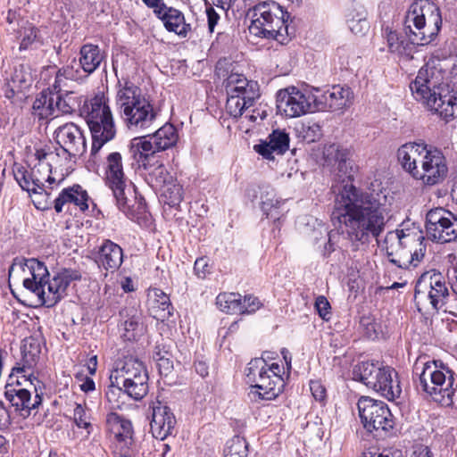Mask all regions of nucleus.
Here are the masks:
<instances>
[{"instance_id":"nucleus-42","label":"nucleus","mask_w":457,"mask_h":457,"mask_svg":"<svg viewBox=\"0 0 457 457\" xmlns=\"http://www.w3.org/2000/svg\"><path fill=\"white\" fill-rule=\"evenodd\" d=\"M123 312L124 311L120 314L123 315ZM125 312L129 318L123 322L122 337L127 341L137 340L145 331L140 315H137L135 310H125Z\"/></svg>"},{"instance_id":"nucleus-8","label":"nucleus","mask_w":457,"mask_h":457,"mask_svg":"<svg viewBox=\"0 0 457 457\" xmlns=\"http://www.w3.org/2000/svg\"><path fill=\"white\" fill-rule=\"evenodd\" d=\"M41 382L33 376L32 368L18 364L12 369L4 397L22 418L30 415L42 403Z\"/></svg>"},{"instance_id":"nucleus-4","label":"nucleus","mask_w":457,"mask_h":457,"mask_svg":"<svg viewBox=\"0 0 457 457\" xmlns=\"http://www.w3.org/2000/svg\"><path fill=\"white\" fill-rule=\"evenodd\" d=\"M444 72L434 62L426 63L410 88L414 98L445 122L457 117V95L444 83Z\"/></svg>"},{"instance_id":"nucleus-19","label":"nucleus","mask_w":457,"mask_h":457,"mask_svg":"<svg viewBox=\"0 0 457 457\" xmlns=\"http://www.w3.org/2000/svg\"><path fill=\"white\" fill-rule=\"evenodd\" d=\"M42 76L49 77L48 86L57 93L62 92V89H72L74 83L81 84L88 77L75 58L57 71L54 68L46 69Z\"/></svg>"},{"instance_id":"nucleus-48","label":"nucleus","mask_w":457,"mask_h":457,"mask_svg":"<svg viewBox=\"0 0 457 457\" xmlns=\"http://www.w3.org/2000/svg\"><path fill=\"white\" fill-rule=\"evenodd\" d=\"M127 396L123 386L116 383H112L105 392V397L112 409H121L125 404L124 398Z\"/></svg>"},{"instance_id":"nucleus-1","label":"nucleus","mask_w":457,"mask_h":457,"mask_svg":"<svg viewBox=\"0 0 457 457\" xmlns=\"http://www.w3.org/2000/svg\"><path fill=\"white\" fill-rule=\"evenodd\" d=\"M393 197L386 190L362 191L347 182L336 196L333 219L342 225V234L357 251L385 230L391 217Z\"/></svg>"},{"instance_id":"nucleus-6","label":"nucleus","mask_w":457,"mask_h":457,"mask_svg":"<svg viewBox=\"0 0 457 457\" xmlns=\"http://www.w3.org/2000/svg\"><path fill=\"white\" fill-rule=\"evenodd\" d=\"M116 108L125 126L131 130L149 128L157 117V110L140 87L129 80L119 81Z\"/></svg>"},{"instance_id":"nucleus-34","label":"nucleus","mask_w":457,"mask_h":457,"mask_svg":"<svg viewBox=\"0 0 457 457\" xmlns=\"http://www.w3.org/2000/svg\"><path fill=\"white\" fill-rule=\"evenodd\" d=\"M146 137L149 142H151L154 154L174 146L179 139L178 131L170 123L164 124L153 135Z\"/></svg>"},{"instance_id":"nucleus-10","label":"nucleus","mask_w":457,"mask_h":457,"mask_svg":"<svg viewBox=\"0 0 457 457\" xmlns=\"http://www.w3.org/2000/svg\"><path fill=\"white\" fill-rule=\"evenodd\" d=\"M249 13V32L255 37L274 39L283 45L294 33L289 31L288 12L276 2L260 3L254 5Z\"/></svg>"},{"instance_id":"nucleus-33","label":"nucleus","mask_w":457,"mask_h":457,"mask_svg":"<svg viewBox=\"0 0 457 457\" xmlns=\"http://www.w3.org/2000/svg\"><path fill=\"white\" fill-rule=\"evenodd\" d=\"M350 157V150L339 144H328L323 148V159L327 165L337 164L339 172H342L348 179L351 174L348 171L349 163L347 161Z\"/></svg>"},{"instance_id":"nucleus-41","label":"nucleus","mask_w":457,"mask_h":457,"mask_svg":"<svg viewBox=\"0 0 457 457\" xmlns=\"http://www.w3.org/2000/svg\"><path fill=\"white\" fill-rule=\"evenodd\" d=\"M346 22L350 30L356 34H364L369 29L367 11L361 4H355L346 15Z\"/></svg>"},{"instance_id":"nucleus-53","label":"nucleus","mask_w":457,"mask_h":457,"mask_svg":"<svg viewBox=\"0 0 457 457\" xmlns=\"http://www.w3.org/2000/svg\"><path fill=\"white\" fill-rule=\"evenodd\" d=\"M266 117L267 112L265 111L260 109H253L251 114H246L244 117H240L242 118V125H240V129L247 133L253 128V125H250L249 123H259L260 121L263 120Z\"/></svg>"},{"instance_id":"nucleus-57","label":"nucleus","mask_w":457,"mask_h":457,"mask_svg":"<svg viewBox=\"0 0 457 457\" xmlns=\"http://www.w3.org/2000/svg\"><path fill=\"white\" fill-rule=\"evenodd\" d=\"M315 309L319 314V316L324 320H328L331 316V306L328 299L323 296L320 295L315 300Z\"/></svg>"},{"instance_id":"nucleus-22","label":"nucleus","mask_w":457,"mask_h":457,"mask_svg":"<svg viewBox=\"0 0 457 457\" xmlns=\"http://www.w3.org/2000/svg\"><path fill=\"white\" fill-rule=\"evenodd\" d=\"M429 150L430 146L422 142H409L399 147L397 158L403 169L416 179V173L422 168Z\"/></svg>"},{"instance_id":"nucleus-27","label":"nucleus","mask_w":457,"mask_h":457,"mask_svg":"<svg viewBox=\"0 0 457 457\" xmlns=\"http://www.w3.org/2000/svg\"><path fill=\"white\" fill-rule=\"evenodd\" d=\"M88 200L87 192L81 186L74 185L61 191L59 195L54 200V208L59 213L63 211L65 206H67V211H69L72 205L84 212L88 209Z\"/></svg>"},{"instance_id":"nucleus-46","label":"nucleus","mask_w":457,"mask_h":457,"mask_svg":"<svg viewBox=\"0 0 457 457\" xmlns=\"http://www.w3.org/2000/svg\"><path fill=\"white\" fill-rule=\"evenodd\" d=\"M248 444L244 437L234 436L228 441L224 450V457H247Z\"/></svg>"},{"instance_id":"nucleus-40","label":"nucleus","mask_w":457,"mask_h":457,"mask_svg":"<svg viewBox=\"0 0 457 457\" xmlns=\"http://www.w3.org/2000/svg\"><path fill=\"white\" fill-rule=\"evenodd\" d=\"M106 424L112 435L120 442L127 443L132 438L133 428L129 420L111 412L106 417Z\"/></svg>"},{"instance_id":"nucleus-26","label":"nucleus","mask_w":457,"mask_h":457,"mask_svg":"<svg viewBox=\"0 0 457 457\" xmlns=\"http://www.w3.org/2000/svg\"><path fill=\"white\" fill-rule=\"evenodd\" d=\"M147 373L144 363L136 357L126 356L115 363L111 372L110 382L121 385Z\"/></svg>"},{"instance_id":"nucleus-3","label":"nucleus","mask_w":457,"mask_h":457,"mask_svg":"<svg viewBox=\"0 0 457 457\" xmlns=\"http://www.w3.org/2000/svg\"><path fill=\"white\" fill-rule=\"evenodd\" d=\"M18 269L29 275L23 279V287L37 296L39 304L46 307L54 306L66 295L70 284L80 278L77 270L63 269L49 279L46 266L44 262L33 258L14 259L9 268V276Z\"/></svg>"},{"instance_id":"nucleus-13","label":"nucleus","mask_w":457,"mask_h":457,"mask_svg":"<svg viewBox=\"0 0 457 457\" xmlns=\"http://www.w3.org/2000/svg\"><path fill=\"white\" fill-rule=\"evenodd\" d=\"M353 375L355 380L362 382L387 400H394L402 393L397 373L388 366L362 361L354 366Z\"/></svg>"},{"instance_id":"nucleus-15","label":"nucleus","mask_w":457,"mask_h":457,"mask_svg":"<svg viewBox=\"0 0 457 457\" xmlns=\"http://www.w3.org/2000/svg\"><path fill=\"white\" fill-rule=\"evenodd\" d=\"M449 296L448 287L440 273H424L416 283L414 302L420 312L428 307L435 311L445 310Z\"/></svg>"},{"instance_id":"nucleus-62","label":"nucleus","mask_w":457,"mask_h":457,"mask_svg":"<svg viewBox=\"0 0 457 457\" xmlns=\"http://www.w3.org/2000/svg\"><path fill=\"white\" fill-rule=\"evenodd\" d=\"M11 424V416L4 406V403L0 401V430L8 428Z\"/></svg>"},{"instance_id":"nucleus-55","label":"nucleus","mask_w":457,"mask_h":457,"mask_svg":"<svg viewBox=\"0 0 457 457\" xmlns=\"http://www.w3.org/2000/svg\"><path fill=\"white\" fill-rule=\"evenodd\" d=\"M300 133L306 142L312 143L317 141L320 137L321 128L317 123L303 124Z\"/></svg>"},{"instance_id":"nucleus-17","label":"nucleus","mask_w":457,"mask_h":457,"mask_svg":"<svg viewBox=\"0 0 457 457\" xmlns=\"http://www.w3.org/2000/svg\"><path fill=\"white\" fill-rule=\"evenodd\" d=\"M278 112L287 118H296L315 109V95L302 91L296 87H288L279 90L277 96Z\"/></svg>"},{"instance_id":"nucleus-59","label":"nucleus","mask_w":457,"mask_h":457,"mask_svg":"<svg viewBox=\"0 0 457 457\" xmlns=\"http://www.w3.org/2000/svg\"><path fill=\"white\" fill-rule=\"evenodd\" d=\"M310 390L316 401H323L326 397V389L319 380H312L310 382Z\"/></svg>"},{"instance_id":"nucleus-45","label":"nucleus","mask_w":457,"mask_h":457,"mask_svg":"<svg viewBox=\"0 0 457 457\" xmlns=\"http://www.w3.org/2000/svg\"><path fill=\"white\" fill-rule=\"evenodd\" d=\"M283 204L281 200L275 198L273 191L267 192L266 195L262 196V210L266 218L272 220L274 222L278 221L283 214L280 210Z\"/></svg>"},{"instance_id":"nucleus-58","label":"nucleus","mask_w":457,"mask_h":457,"mask_svg":"<svg viewBox=\"0 0 457 457\" xmlns=\"http://www.w3.org/2000/svg\"><path fill=\"white\" fill-rule=\"evenodd\" d=\"M154 361L156 362V365L162 375L167 376L173 368V361L171 354L162 358L159 357L158 359L154 360Z\"/></svg>"},{"instance_id":"nucleus-36","label":"nucleus","mask_w":457,"mask_h":457,"mask_svg":"<svg viewBox=\"0 0 457 457\" xmlns=\"http://www.w3.org/2000/svg\"><path fill=\"white\" fill-rule=\"evenodd\" d=\"M81 96H75L72 89H62L54 93V104L56 117L62 114H71L80 107Z\"/></svg>"},{"instance_id":"nucleus-47","label":"nucleus","mask_w":457,"mask_h":457,"mask_svg":"<svg viewBox=\"0 0 457 457\" xmlns=\"http://www.w3.org/2000/svg\"><path fill=\"white\" fill-rule=\"evenodd\" d=\"M10 80L11 86L18 87L21 90L28 88L32 82V74L29 67L26 65L15 67Z\"/></svg>"},{"instance_id":"nucleus-60","label":"nucleus","mask_w":457,"mask_h":457,"mask_svg":"<svg viewBox=\"0 0 457 457\" xmlns=\"http://www.w3.org/2000/svg\"><path fill=\"white\" fill-rule=\"evenodd\" d=\"M194 270L198 278H205L209 273L208 260L205 257L197 258L195 262Z\"/></svg>"},{"instance_id":"nucleus-61","label":"nucleus","mask_w":457,"mask_h":457,"mask_svg":"<svg viewBox=\"0 0 457 457\" xmlns=\"http://www.w3.org/2000/svg\"><path fill=\"white\" fill-rule=\"evenodd\" d=\"M206 15L209 31L212 33L214 31L215 26L218 24L220 15L216 12L212 6H208L206 8Z\"/></svg>"},{"instance_id":"nucleus-38","label":"nucleus","mask_w":457,"mask_h":457,"mask_svg":"<svg viewBox=\"0 0 457 457\" xmlns=\"http://www.w3.org/2000/svg\"><path fill=\"white\" fill-rule=\"evenodd\" d=\"M129 153L138 166L143 168L155 156L146 136L133 138L129 143Z\"/></svg>"},{"instance_id":"nucleus-43","label":"nucleus","mask_w":457,"mask_h":457,"mask_svg":"<svg viewBox=\"0 0 457 457\" xmlns=\"http://www.w3.org/2000/svg\"><path fill=\"white\" fill-rule=\"evenodd\" d=\"M121 386L128 397L136 401L141 400L148 393V374L139 375V377Z\"/></svg>"},{"instance_id":"nucleus-37","label":"nucleus","mask_w":457,"mask_h":457,"mask_svg":"<svg viewBox=\"0 0 457 457\" xmlns=\"http://www.w3.org/2000/svg\"><path fill=\"white\" fill-rule=\"evenodd\" d=\"M34 157L37 163L33 165L30 171L32 173V177L35 178V180L37 182L39 189H42V186H45L46 182H47L49 186H52L55 183L59 185L64 180V175L61 173L56 176L49 167L47 162L41 158V156Z\"/></svg>"},{"instance_id":"nucleus-49","label":"nucleus","mask_w":457,"mask_h":457,"mask_svg":"<svg viewBox=\"0 0 457 457\" xmlns=\"http://www.w3.org/2000/svg\"><path fill=\"white\" fill-rule=\"evenodd\" d=\"M14 177L20 187L29 194H31V191L39 189V186L35 178L32 177L31 171L24 168L17 169L14 171Z\"/></svg>"},{"instance_id":"nucleus-29","label":"nucleus","mask_w":457,"mask_h":457,"mask_svg":"<svg viewBox=\"0 0 457 457\" xmlns=\"http://www.w3.org/2000/svg\"><path fill=\"white\" fill-rule=\"evenodd\" d=\"M96 262L100 268L113 273L123 262V250L116 243L106 239L99 246Z\"/></svg>"},{"instance_id":"nucleus-2","label":"nucleus","mask_w":457,"mask_h":457,"mask_svg":"<svg viewBox=\"0 0 457 457\" xmlns=\"http://www.w3.org/2000/svg\"><path fill=\"white\" fill-rule=\"evenodd\" d=\"M441 26L439 7L429 0H416L404 17L405 35L388 28L385 29L388 51L400 58L411 59L415 45L426 46L434 41Z\"/></svg>"},{"instance_id":"nucleus-23","label":"nucleus","mask_w":457,"mask_h":457,"mask_svg":"<svg viewBox=\"0 0 457 457\" xmlns=\"http://www.w3.org/2000/svg\"><path fill=\"white\" fill-rule=\"evenodd\" d=\"M54 138L61 148L73 156L82 154L86 150V140L80 129L70 122L58 127L54 131Z\"/></svg>"},{"instance_id":"nucleus-56","label":"nucleus","mask_w":457,"mask_h":457,"mask_svg":"<svg viewBox=\"0 0 457 457\" xmlns=\"http://www.w3.org/2000/svg\"><path fill=\"white\" fill-rule=\"evenodd\" d=\"M261 306H262V303L257 297L251 295H245L244 298L241 297L242 311H240V313L241 314L253 313V312H256L257 310H259Z\"/></svg>"},{"instance_id":"nucleus-31","label":"nucleus","mask_w":457,"mask_h":457,"mask_svg":"<svg viewBox=\"0 0 457 457\" xmlns=\"http://www.w3.org/2000/svg\"><path fill=\"white\" fill-rule=\"evenodd\" d=\"M145 171V181L154 189H162L173 182V177L157 156L146 162L143 168Z\"/></svg>"},{"instance_id":"nucleus-24","label":"nucleus","mask_w":457,"mask_h":457,"mask_svg":"<svg viewBox=\"0 0 457 457\" xmlns=\"http://www.w3.org/2000/svg\"><path fill=\"white\" fill-rule=\"evenodd\" d=\"M152 419L150 422L153 436L164 440L175 428L176 419L170 409L161 402H154L151 405Z\"/></svg>"},{"instance_id":"nucleus-28","label":"nucleus","mask_w":457,"mask_h":457,"mask_svg":"<svg viewBox=\"0 0 457 457\" xmlns=\"http://www.w3.org/2000/svg\"><path fill=\"white\" fill-rule=\"evenodd\" d=\"M154 12L163 22L168 31L174 32L181 37H186L191 31V25L186 23L185 16L179 10L168 7L164 4Z\"/></svg>"},{"instance_id":"nucleus-12","label":"nucleus","mask_w":457,"mask_h":457,"mask_svg":"<svg viewBox=\"0 0 457 457\" xmlns=\"http://www.w3.org/2000/svg\"><path fill=\"white\" fill-rule=\"evenodd\" d=\"M283 364L268 363L262 358L253 359L247 365V383L255 389L261 399L273 400L283 391L286 380Z\"/></svg>"},{"instance_id":"nucleus-35","label":"nucleus","mask_w":457,"mask_h":457,"mask_svg":"<svg viewBox=\"0 0 457 457\" xmlns=\"http://www.w3.org/2000/svg\"><path fill=\"white\" fill-rule=\"evenodd\" d=\"M79 64L87 76L96 71L104 59L103 52L97 45L85 44L80 47Z\"/></svg>"},{"instance_id":"nucleus-32","label":"nucleus","mask_w":457,"mask_h":457,"mask_svg":"<svg viewBox=\"0 0 457 457\" xmlns=\"http://www.w3.org/2000/svg\"><path fill=\"white\" fill-rule=\"evenodd\" d=\"M147 297L149 311L154 318L163 320L172 315L173 307L170 297L162 289H150Z\"/></svg>"},{"instance_id":"nucleus-9","label":"nucleus","mask_w":457,"mask_h":457,"mask_svg":"<svg viewBox=\"0 0 457 457\" xmlns=\"http://www.w3.org/2000/svg\"><path fill=\"white\" fill-rule=\"evenodd\" d=\"M92 135L89 162L96 163L99 150L104 144L114 138L116 128L108 99L104 94H97L86 100L80 109Z\"/></svg>"},{"instance_id":"nucleus-16","label":"nucleus","mask_w":457,"mask_h":457,"mask_svg":"<svg viewBox=\"0 0 457 457\" xmlns=\"http://www.w3.org/2000/svg\"><path fill=\"white\" fill-rule=\"evenodd\" d=\"M357 405L361 420L369 432L375 431L376 436H383L393 429L395 421L386 403L361 397Z\"/></svg>"},{"instance_id":"nucleus-63","label":"nucleus","mask_w":457,"mask_h":457,"mask_svg":"<svg viewBox=\"0 0 457 457\" xmlns=\"http://www.w3.org/2000/svg\"><path fill=\"white\" fill-rule=\"evenodd\" d=\"M171 354L170 346L162 343H157L153 352V359L156 360L159 357H165Z\"/></svg>"},{"instance_id":"nucleus-14","label":"nucleus","mask_w":457,"mask_h":457,"mask_svg":"<svg viewBox=\"0 0 457 457\" xmlns=\"http://www.w3.org/2000/svg\"><path fill=\"white\" fill-rule=\"evenodd\" d=\"M225 89L226 112L234 119L243 116L260 96L257 82L248 80L243 74L231 73L225 81Z\"/></svg>"},{"instance_id":"nucleus-7","label":"nucleus","mask_w":457,"mask_h":457,"mask_svg":"<svg viewBox=\"0 0 457 457\" xmlns=\"http://www.w3.org/2000/svg\"><path fill=\"white\" fill-rule=\"evenodd\" d=\"M105 185L112 191L118 209L129 219L134 220L145 212L142 197H137V189L126 177L122 157L118 152L110 153L104 162Z\"/></svg>"},{"instance_id":"nucleus-5","label":"nucleus","mask_w":457,"mask_h":457,"mask_svg":"<svg viewBox=\"0 0 457 457\" xmlns=\"http://www.w3.org/2000/svg\"><path fill=\"white\" fill-rule=\"evenodd\" d=\"M412 374L418 391L442 406L457 409V375L441 361L419 359Z\"/></svg>"},{"instance_id":"nucleus-18","label":"nucleus","mask_w":457,"mask_h":457,"mask_svg":"<svg viewBox=\"0 0 457 457\" xmlns=\"http://www.w3.org/2000/svg\"><path fill=\"white\" fill-rule=\"evenodd\" d=\"M427 235L437 243L457 240V216L438 207L431 209L426 215Z\"/></svg>"},{"instance_id":"nucleus-44","label":"nucleus","mask_w":457,"mask_h":457,"mask_svg":"<svg viewBox=\"0 0 457 457\" xmlns=\"http://www.w3.org/2000/svg\"><path fill=\"white\" fill-rule=\"evenodd\" d=\"M218 308L226 313H240L241 295L237 293H220L216 297Z\"/></svg>"},{"instance_id":"nucleus-20","label":"nucleus","mask_w":457,"mask_h":457,"mask_svg":"<svg viewBox=\"0 0 457 457\" xmlns=\"http://www.w3.org/2000/svg\"><path fill=\"white\" fill-rule=\"evenodd\" d=\"M315 109L319 112H337L348 108L353 100V92L348 86L334 85L320 92L316 90Z\"/></svg>"},{"instance_id":"nucleus-52","label":"nucleus","mask_w":457,"mask_h":457,"mask_svg":"<svg viewBox=\"0 0 457 457\" xmlns=\"http://www.w3.org/2000/svg\"><path fill=\"white\" fill-rule=\"evenodd\" d=\"M21 44L20 50H26L37 38V29L32 24H27L20 31Z\"/></svg>"},{"instance_id":"nucleus-30","label":"nucleus","mask_w":457,"mask_h":457,"mask_svg":"<svg viewBox=\"0 0 457 457\" xmlns=\"http://www.w3.org/2000/svg\"><path fill=\"white\" fill-rule=\"evenodd\" d=\"M34 156H41L47 162L56 176L62 173L64 177L69 173V170L71 168V157H74L73 154L61 147L55 148L54 151L36 149Z\"/></svg>"},{"instance_id":"nucleus-50","label":"nucleus","mask_w":457,"mask_h":457,"mask_svg":"<svg viewBox=\"0 0 457 457\" xmlns=\"http://www.w3.org/2000/svg\"><path fill=\"white\" fill-rule=\"evenodd\" d=\"M29 196L35 207L38 210H49L54 205V200L51 199L50 193L46 191L45 186H42V189L31 191Z\"/></svg>"},{"instance_id":"nucleus-11","label":"nucleus","mask_w":457,"mask_h":457,"mask_svg":"<svg viewBox=\"0 0 457 457\" xmlns=\"http://www.w3.org/2000/svg\"><path fill=\"white\" fill-rule=\"evenodd\" d=\"M424 240L422 231L415 227L388 232L385 243L389 262L402 269L417 266L425 255Z\"/></svg>"},{"instance_id":"nucleus-25","label":"nucleus","mask_w":457,"mask_h":457,"mask_svg":"<svg viewBox=\"0 0 457 457\" xmlns=\"http://www.w3.org/2000/svg\"><path fill=\"white\" fill-rule=\"evenodd\" d=\"M290 137L285 129H274L264 141L253 146L254 151L267 160H274L275 154L282 155L289 148Z\"/></svg>"},{"instance_id":"nucleus-39","label":"nucleus","mask_w":457,"mask_h":457,"mask_svg":"<svg viewBox=\"0 0 457 457\" xmlns=\"http://www.w3.org/2000/svg\"><path fill=\"white\" fill-rule=\"evenodd\" d=\"M52 87L43 90L35 99L32 105V115L38 120H46L50 117H56L54 93Z\"/></svg>"},{"instance_id":"nucleus-21","label":"nucleus","mask_w":457,"mask_h":457,"mask_svg":"<svg viewBox=\"0 0 457 457\" xmlns=\"http://www.w3.org/2000/svg\"><path fill=\"white\" fill-rule=\"evenodd\" d=\"M426 160L422 163V168L416 173V179L421 180L426 185H436L444 180L448 172L445 157L443 153L430 147L428 155H425Z\"/></svg>"},{"instance_id":"nucleus-51","label":"nucleus","mask_w":457,"mask_h":457,"mask_svg":"<svg viewBox=\"0 0 457 457\" xmlns=\"http://www.w3.org/2000/svg\"><path fill=\"white\" fill-rule=\"evenodd\" d=\"M162 192V195L166 198V202L170 206L178 205L183 199V192L182 187L173 182L170 185H167V187L159 189Z\"/></svg>"},{"instance_id":"nucleus-54","label":"nucleus","mask_w":457,"mask_h":457,"mask_svg":"<svg viewBox=\"0 0 457 457\" xmlns=\"http://www.w3.org/2000/svg\"><path fill=\"white\" fill-rule=\"evenodd\" d=\"M73 419L79 428L88 429L91 427L89 411L80 403H76L75 405Z\"/></svg>"},{"instance_id":"nucleus-64","label":"nucleus","mask_w":457,"mask_h":457,"mask_svg":"<svg viewBox=\"0 0 457 457\" xmlns=\"http://www.w3.org/2000/svg\"><path fill=\"white\" fill-rule=\"evenodd\" d=\"M447 278L452 289L457 294V264H452L447 270Z\"/></svg>"}]
</instances>
